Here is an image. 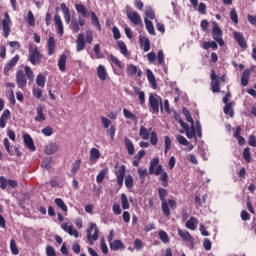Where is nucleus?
<instances>
[{"label": "nucleus", "instance_id": "f257e3e1", "mask_svg": "<svg viewBox=\"0 0 256 256\" xmlns=\"http://www.w3.org/2000/svg\"><path fill=\"white\" fill-rule=\"evenodd\" d=\"M158 195L161 201V209L164 217H170L171 209H177V201L173 199H169L167 201L168 192H167V189L165 188H161V187L158 188Z\"/></svg>", "mask_w": 256, "mask_h": 256}, {"label": "nucleus", "instance_id": "f03ea898", "mask_svg": "<svg viewBox=\"0 0 256 256\" xmlns=\"http://www.w3.org/2000/svg\"><path fill=\"white\" fill-rule=\"evenodd\" d=\"M149 173L150 175H160L159 179L162 182V187H169V175L163 171V166L159 165V158H153L150 161Z\"/></svg>", "mask_w": 256, "mask_h": 256}, {"label": "nucleus", "instance_id": "7ed1b4c3", "mask_svg": "<svg viewBox=\"0 0 256 256\" xmlns=\"http://www.w3.org/2000/svg\"><path fill=\"white\" fill-rule=\"evenodd\" d=\"M91 45L93 43V31L87 30L86 34L80 33L76 38V51L81 53L85 50V44Z\"/></svg>", "mask_w": 256, "mask_h": 256}, {"label": "nucleus", "instance_id": "20e7f679", "mask_svg": "<svg viewBox=\"0 0 256 256\" xmlns=\"http://www.w3.org/2000/svg\"><path fill=\"white\" fill-rule=\"evenodd\" d=\"M28 61L31 65H41V61H43V54L39 52V48H37V46H29Z\"/></svg>", "mask_w": 256, "mask_h": 256}, {"label": "nucleus", "instance_id": "39448f33", "mask_svg": "<svg viewBox=\"0 0 256 256\" xmlns=\"http://www.w3.org/2000/svg\"><path fill=\"white\" fill-rule=\"evenodd\" d=\"M148 103L151 113H159V107L163 111V99L157 94H150Z\"/></svg>", "mask_w": 256, "mask_h": 256}, {"label": "nucleus", "instance_id": "423d86ee", "mask_svg": "<svg viewBox=\"0 0 256 256\" xmlns=\"http://www.w3.org/2000/svg\"><path fill=\"white\" fill-rule=\"evenodd\" d=\"M87 239L91 245L93 244L91 241H97V239H99V228H97V224L90 223L87 229Z\"/></svg>", "mask_w": 256, "mask_h": 256}, {"label": "nucleus", "instance_id": "0eeeda50", "mask_svg": "<svg viewBox=\"0 0 256 256\" xmlns=\"http://www.w3.org/2000/svg\"><path fill=\"white\" fill-rule=\"evenodd\" d=\"M212 38L220 47H223L225 45V41H223V30L219 28V25L215 23L213 29H212Z\"/></svg>", "mask_w": 256, "mask_h": 256}, {"label": "nucleus", "instance_id": "6e6552de", "mask_svg": "<svg viewBox=\"0 0 256 256\" xmlns=\"http://www.w3.org/2000/svg\"><path fill=\"white\" fill-rule=\"evenodd\" d=\"M2 31L3 37L5 39L9 38V35H11V18L7 12L4 14V19L2 20Z\"/></svg>", "mask_w": 256, "mask_h": 256}, {"label": "nucleus", "instance_id": "1a4fd4ad", "mask_svg": "<svg viewBox=\"0 0 256 256\" xmlns=\"http://www.w3.org/2000/svg\"><path fill=\"white\" fill-rule=\"evenodd\" d=\"M126 15L129 21L133 23V25H143V20L141 19V16L137 11H132L131 9H127Z\"/></svg>", "mask_w": 256, "mask_h": 256}, {"label": "nucleus", "instance_id": "9d476101", "mask_svg": "<svg viewBox=\"0 0 256 256\" xmlns=\"http://www.w3.org/2000/svg\"><path fill=\"white\" fill-rule=\"evenodd\" d=\"M210 79H211L210 85H211L212 93H219L221 91V87H219L220 85L219 76H217V73H215L214 69L211 70Z\"/></svg>", "mask_w": 256, "mask_h": 256}, {"label": "nucleus", "instance_id": "9b49d317", "mask_svg": "<svg viewBox=\"0 0 256 256\" xmlns=\"http://www.w3.org/2000/svg\"><path fill=\"white\" fill-rule=\"evenodd\" d=\"M16 83L19 89H25L27 87V76L23 73V70L16 72Z\"/></svg>", "mask_w": 256, "mask_h": 256}, {"label": "nucleus", "instance_id": "f8f14e48", "mask_svg": "<svg viewBox=\"0 0 256 256\" xmlns=\"http://www.w3.org/2000/svg\"><path fill=\"white\" fill-rule=\"evenodd\" d=\"M233 39L236 41L241 49H247L249 47L247 45V40H245V36H243V33L234 31Z\"/></svg>", "mask_w": 256, "mask_h": 256}, {"label": "nucleus", "instance_id": "ddd939ff", "mask_svg": "<svg viewBox=\"0 0 256 256\" xmlns=\"http://www.w3.org/2000/svg\"><path fill=\"white\" fill-rule=\"evenodd\" d=\"M125 171H127L125 165H121L119 169L115 171L117 184L119 187H123V181H125Z\"/></svg>", "mask_w": 256, "mask_h": 256}, {"label": "nucleus", "instance_id": "4468645a", "mask_svg": "<svg viewBox=\"0 0 256 256\" xmlns=\"http://www.w3.org/2000/svg\"><path fill=\"white\" fill-rule=\"evenodd\" d=\"M128 77H133V75H137V77H143V71L137 68L134 64H129L126 69Z\"/></svg>", "mask_w": 256, "mask_h": 256}, {"label": "nucleus", "instance_id": "2eb2a0df", "mask_svg": "<svg viewBox=\"0 0 256 256\" xmlns=\"http://www.w3.org/2000/svg\"><path fill=\"white\" fill-rule=\"evenodd\" d=\"M11 119V110L5 109L0 117V129L7 127V121Z\"/></svg>", "mask_w": 256, "mask_h": 256}, {"label": "nucleus", "instance_id": "dca6fc26", "mask_svg": "<svg viewBox=\"0 0 256 256\" xmlns=\"http://www.w3.org/2000/svg\"><path fill=\"white\" fill-rule=\"evenodd\" d=\"M23 139L25 147H27L29 151H36L37 148L35 147V142L33 141L31 135L26 133L23 135Z\"/></svg>", "mask_w": 256, "mask_h": 256}, {"label": "nucleus", "instance_id": "f3484780", "mask_svg": "<svg viewBox=\"0 0 256 256\" xmlns=\"http://www.w3.org/2000/svg\"><path fill=\"white\" fill-rule=\"evenodd\" d=\"M19 63V55L14 56L4 67V75H9V71Z\"/></svg>", "mask_w": 256, "mask_h": 256}, {"label": "nucleus", "instance_id": "a211bd4d", "mask_svg": "<svg viewBox=\"0 0 256 256\" xmlns=\"http://www.w3.org/2000/svg\"><path fill=\"white\" fill-rule=\"evenodd\" d=\"M61 229H63V231L75 237L76 239L77 237H79V231H77V229H74L73 226H69V224L67 223H62Z\"/></svg>", "mask_w": 256, "mask_h": 256}, {"label": "nucleus", "instance_id": "6ab92c4d", "mask_svg": "<svg viewBox=\"0 0 256 256\" xmlns=\"http://www.w3.org/2000/svg\"><path fill=\"white\" fill-rule=\"evenodd\" d=\"M60 9L64 15V21L67 25L71 23V12L69 11V8L67 7V4L62 3L60 5Z\"/></svg>", "mask_w": 256, "mask_h": 256}, {"label": "nucleus", "instance_id": "aec40b11", "mask_svg": "<svg viewBox=\"0 0 256 256\" xmlns=\"http://www.w3.org/2000/svg\"><path fill=\"white\" fill-rule=\"evenodd\" d=\"M54 22L58 29L59 35H63L65 33L63 29V20H61V16L57 13L54 15Z\"/></svg>", "mask_w": 256, "mask_h": 256}, {"label": "nucleus", "instance_id": "412c9836", "mask_svg": "<svg viewBox=\"0 0 256 256\" xmlns=\"http://www.w3.org/2000/svg\"><path fill=\"white\" fill-rule=\"evenodd\" d=\"M198 224L199 220L195 216H192L189 220L186 221V228L190 229V231H195Z\"/></svg>", "mask_w": 256, "mask_h": 256}, {"label": "nucleus", "instance_id": "4be33fe9", "mask_svg": "<svg viewBox=\"0 0 256 256\" xmlns=\"http://www.w3.org/2000/svg\"><path fill=\"white\" fill-rule=\"evenodd\" d=\"M146 75L152 89H157V80L155 79V74H153V71H151V69H147Z\"/></svg>", "mask_w": 256, "mask_h": 256}, {"label": "nucleus", "instance_id": "5701e85b", "mask_svg": "<svg viewBox=\"0 0 256 256\" xmlns=\"http://www.w3.org/2000/svg\"><path fill=\"white\" fill-rule=\"evenodd\" d=\"M59 151V144L57 143H50L45 147V154L46 155H53Z\"/></svg>", "mask_w": 256, "mask_h": 256}, {"label": "nucleus", "instance_id": "b1692460", "mask_svg": "<svg viewBox=\"0 0 256 256\" xmlns=\"http://www.w3.org/2000/svg\"><path fill=\"white\" fill-rule=\"evenodd\" d=\"M140 41V47L143 49L144 53H147V51L151 50V42L149 41V38H139Z\"/></svg>", "mask_w": 256, "mask_h": 256}, {"label": "nucleus", "instance_id": "393cba45", "mask_svg": "<svg viewBox=\"0 0 256 256\" xmlns=\"http://www.w3.org/2000/svg\"><path fill=\"white\" fill-rule=\"evenodd\" d=\"M178 235L184 241H188L189 243H193V236L191 235V233H189V231L178 229Z\"/></svg>", "mask_w": 256, "mask_h": 256}, {"label": "nucleus", "instance_id": "a878e982", "mask_svg": "<svg viewBox=\"0 0 256 256\" xmlns=\"http://www.w3.org/2000/svg\"><path fill=\"white\" fill-rule=\"evenodd\" d=\"M124 145L127 149L128 155H135V145H133V141H131V139L125 138Z\"/></svg>", "mask_w": 256, "mask_h": 256}, {"label": "nucleus", "instance_id": "bb28decb", "mask_svg": "<svg viewBox=\"0 0 256 256\" xmlns=\"http://www.w3.org/2000/svg\"><path fill=\"white\" fill-rule=\"evenodd\" d=\"M110 249L112 251H119V249H125V244L121 240H114L109 243Z\"/></svg>", "mask_w": 256, "mask_h": 256}, {"label": "nucleus", "instance_id": "cd10ccee", "mask_svg": "<svg viewBox=\"0 0 256 256\" xmlns=\"http://www.w3.org/2000/svg\"><path fill=\"white\" fill-rule=\"evenodd\" d=\"M251 75V70L245 69L241 76V85L242 87H247L249 85V77Z\"/></svg>", "mask_w": 256, "mask_h": 256}, {"label": "nucleus", "instance_id": "c85d7f7f", "mask_svg": "<svg viewBox=\"0 0 256 256\" xmlns=\"http://www.w3.org/2000/svg\"><path fill=\"white\" fill-rule=\"evenodd\" d=\"M153 128H149V130L147 128H145V126H141L140 130H139V135L141 137V139H144L145 141H147L151 135L150 131H152Z\"/></svg>", "mask_w": 256, "mask_h": 256}, {"label": "nucleus", "instance_id": "c756f323", "mask_svg": "<svg viewBox=\"0 0 256 256\" xmlns=\"http://www.w3.org/2000/svg\"><path fill=\"white\" fill-rule=\"evenodd\" d=\"M67 67V55L62 54L58 60V68L63 73Z\"/></svg>", "mask_w": 256, "mask_h": 256}, {"label": "nucleus", "instance_id": "7c9ffc66", "mask_svg": "<svg viewBox=\"0 0 256 256\" xmlns=\"http://www.w3.org/2000/svg\"><path fill=\"white\" fill-rule=\"evenodd\" d=\"M75 9H76L77 13H80L82 15V17H84V18L89 17V10H87V7H85V5L76 4Z\"/></svg>", "mask_w": 256, "mask_h": 256}, {"label": "nucleus", "instance_id": "2f4dec72", "mask_svg": "<svg viewBox=\"0 0 256 256\" xmlns=\"http://www.w3.org/2000/svg\"><path fill=\"white\" fill-rule=\"evenodd\" d=\"M47 46H48V55L49 56L53 55V53H55V47H56L55 37L53 36L49 37Z\"/></svg>", "mask_w": 256, "mask_h": 256}, {"label": "nucleus", "instance_id": "473e14b6", "mask_svg": "<svg viewBox=\"0 0 256 256\" xmlns=\"http://www.w3.org/2000/svg\"><path fill=\"white\" fill-rule=\"evenodd\" d=\"M44 108L43 106H38L36 108V113L37 115L35 116V121H37L38 123H41V121H45V114L43 113Z\"/></svg>", "mask_w": 256, "mask_h": 256}, {"label": "nucleus", "instance_id": "72a5a7b5", "mask_svg": "<svg viewBox=\"0 0 256 256\" xmlns=\"http://www.w3.org/2000/svg\"><path fill=\"white\" fill-rule=\"evenodd\" d=\"M97 75L100 81H105V79H107V70L105 69V66L103 65L98 66Z\"/></svg>", "mask_w": 256, "mask_h": 256}, {"label": "nucleus", "instance_id": "f704fd0d", "mask_svg": "<svg viewBox=\"0 0 256 256\" xmlns=\"http://www.w3.org/2000/svg\"><path fill=\"white\" fill-rule=\"evenodd\" d=\"M223 111L226 115H229L230 118L235 117V111L233 110V102H229V104H225Z\"/></svg>", "mask_w": 256, "mask_h": 256}, {"label": "nucleus", "instance_id": "c9c22d12", "mask_svg": "<svg viewBox=\"0 0 256 256\" xmlns=\"http://www.w3.org/2000/svg\"><path fill=\"white\" fill-rule=\"evenodd\" d=\"M176 139H177L178 143H180V145H184L185 147H189V151L193 150L192 144L188 140L185 139V136L178 135Z\"/></svg>", "mask_w": 256, "mask_h": 256}, {"label": "nucleus", "instance_id": "e433bc0d", "mask_svg": "<svg viewBox=\"0 0 256 256\" xmlns=\"http://www.w3.org/2000/svg\"><path fill=\"white\" fill-rule=\"evenodd\" d=\"M134 93L138 95L140 105H145V92L141 91L139 87H135Z\"/></svg>", "mask_w": 256, "mask_h": 256}, {"label": "nucleus", "instance_id": "4c0bfd02", "mask_svg": "<svg viewBox=\"0 0 256 256\" xmlns=\"http://www.w3.org/2000/svg\"><path fill=\"white\" fill-rule=\"evenodd\" d=\"M144 23L146 29L150 35H155V27L153 26V22L147 18L144 19Z\"/></svg>", "mask_w": 256, "mask_h": 256}, {"label": "nucleus", "instance_id": "58836bf2", "mask_svg": "<svg viewBox=\"0 0 256 256\" xmlns=\"http://www.w3.org/2000/svg\"><path fill=\"white\" fill-rule=\"evenodd\" d=\"M186 137L188 139H197V134L195 131V124H191V128L185 131Z\"/></svg>", "mask_w": 256, "mask_h": 256}, {"label": "nucleus", "instance_id": "ea45409f", "mask_svg": "<svg viewBox=\"0 0 256 256\" xmlns=\"http://www.w3.org/2000/svg\"><path fill=\"white\" fill-rule=\"evenodd\" d=\"M24 71L26 73V77H27L28 81L33 83V81H35V74L33 73V70L31 69V67L25 66Z\"/></svg>", "mask_w": 256, "mask_h": 256}, {"label": "nucleus", "instance_id": "a19ab883", "mask_svg": "<svg viewBox=\"0 0 256 256\" xmlns=\"http://www.w3.org/2000/svg\"><path fill=\"white\" fill-rule=\"evenodd\" d=\"M101 157V152H99V149L92 148L90 150V161H97Z\"/></svg>", "mask_w": 256, "mask_h": 256}, {"label": "nucleus", "instance_id": "79ce46f5", "mask_svg": "<svg viewBox=\"0 0 256 256\" xmlns=\"http://www.w3.org/2000/svg\"><path fill=\"white\" fill-rule=\"evenodd\" d=\"M79 169H81V159L76 160L73 164H72V169H71V176L73 175H77V173L79 172Z\"/></svg>", "mask_w": 256, "mask_h": 256}, {"label": "nucleus", "instance_id": "37998d69", "mask_svg": "<svg viewBox=\"0 0 256 256\" xmlns=\"http://www.w3.org/2000/svg\"><path fill=\"white\" fill-rule=\"evenodd\" d=\"M45 83H47V77L43 74H38L36 77V85L38 87H45Z\"/></svg>", "mask_w": 256, "mask_h": 256}, {"label": "nucleus", "instance_id": "c03bdc74", "mask_svg": "<svg viewBox=\"0 0 256 256\" xmlns=\"http://www.w3.org/2000/svg\"><path fill=\"white\" fill-rule=\"evenodd\" d=\"M118 48L120 49V53L127 57L129 55V51L127 50V45L123 41H118L117 43Z\"/></svg>", "mask_w": 256, "mask_h": 256}, {"label": "nucleus", "instance_id": "a18cd8bd", "mask_svg": "<svg viewBox=\"0 0 256 256\" xmlns=\"http://www.w3.org/2000/svg\"><path fill=\"white\" fill-rule=\"evenodd\" d=\"M123 115L126 119H131V121H135L137 123L138 119L135 116V114H133V112L129 111L127 108L123 109Z\"/></svg>", "mask_w": 256, "mask_h": 256}, {"label": "nucleus", "instance_id": "49530a36", "mask_svg": "<svg viewBox=\"0 0 256 256\" xmlns=\"http://www.w3.org/2000/svg\"><path fill=\"white\" fill-rule=\"evenodd\" d=\"M54 203L57 205V207H59L61 210H63L65 213H67L68 208H67V205L65 204V202L63 201V199L56 198L54 200Z\"/></svg>", "mask_w": 256, "mask_h": 256}, {"label": "nucleus", "instance_id": "de8ad7c7", "mask_svg": "<svg viewBox=\"0 0 256 256\" xmlns=\"http://www.w3.org/2000/svg\"><path fill=\"white\" fill-rule=\"evenodd\" d=\"M91 19H92V24L97 27L98 31H101V23L99 22V18L97 17V14L95 12H91Z\"/></svg>", "mask_w": 256, "mask_h": 256}, {"label": "nucleus", "instance_id": "09e8293b", "mask_svg": "<svg viewBox=\"0 0 256 256\" xmlns=\"http://www.w3.org/2000/svg\"><path fill=\"white\" fill-rule=\"evenodd\" d=\"M10 251L12 255H19V248L17 247V242H15V239L10 240Z\"/></svg>", "mask_w": 256, "mask_h": 256}, {"label": "nucleus", "instance_id": "8fccbe9b", "mask_svg": "<svg viewBox=\"0 0 256 256\" xmlns=\"http://www.w3.org/2000/svg\"><path fill=\"white\" fill-rule=\"evenodd\" d=\"M218 48L219 46H217V42L215 41L203 43V49H213L214 51H217Z\"/></svg>", "mask_w": 256, "mask_h": 256}, {"label": "nucleus", "instance_id": "3c124183", "mask_svg": "<svg viewBox=\"0 0 256 256\" xmlns=\"http://www.w3.org/2000/svg\"><path fill=\"white\" fill-rule=\"evenodd\" d=\"M182 113L186 117V121L188 123H191V125L195 124V121H193V117L191 116V112H189V110L187 108H183Z\"/></svg>", "mask_w": 256, "mask_h": 256}, {"label": "nucleus", "instance_id": "603ef678", "mask_svg": "<svg viewBox=\"0 0 256 256\" xmlns=\"http://www.w3.org/2000/svg\"><path fill=\"white\" fill-rule=\"evenodd\" d=\"M242 157L246 161V163H249L251 161V149L249 147L243 150Z\"/></svg>", "mask_w": 256, "mask_h": 256}, {"label": "nucleus", "instance_id": "864d4df0", "mask_svg": "<svg viewBox=\"0 0 256 256\" xmlns=\"http://www.w3.org/2000/svg\"><path fill=\"white\" fill-rule=\"evenodd\" d=\"M27 23L30 27H35V15L31 10L28 11Z\"/></svg>", "mask_w": 256, "mask_h": 256}, {"label": "nucleus", "instance_id": "5fc2aeb1", "mask_svg": "<svg viewBox=\"0 0 256 256\" xmlns=\"http://www.w3.org/2000/svg\"><path fill=\"white\" fill-rule=\"evenodd\" d=\"M164 143H165L164 153L165 155H167V153H169V150L171 149V138L169 136H165Z\"/></svg>", "mask_w": 256, "mask_h": 256}, {"label": "nucleus", "instance_id": "6e6d98bb", "mask_svg": "<svg viewBox=\"0 0 256 256\" xmlns=\"http://www.w3.org/2000/svg\"><path fill=\"white\" fill-rule=\"evenodd\" d=\"M159 238L162 243H169V235L164 230L159 231Z\"/></svg>", "mask_w": 256, "mask_h": 256}, {"label": "nucleus", "instance_id": "4d7b16f0", "mask_svg": "<svg viewBox=\"0 0 256 256\" xmlns=\"http://www.w3.org/2000/svg\"><path fill=\"white\" fill-rule=\"evenodd\" d=\"M107 175V169H102L97 177H96V181L97 183H103V179H105V176Z\"/></svg>", "mask_w": 256, "mask_h": 256}, {"label": "nucleus", "instance_id": "13d9d810", "mask_svg": "<svg viewBox=\"0 0 256 256\" xmlns=\"http://www.w3.org/2000/svg\"><path fill=\"white\" fill-rule=\"evenodd\" d=\"M230 19H231V21H233V23H235V25H237V23H239V15H237V10L232 9L230 11Z\"/></svg>", "mask_w": 256, "mask_h": 256}, {"label": "nucleus", "instance_id": "bf43d9fd", "mask_svg": "<svg viewBox=\"0 0 256 256\" xmlns=\"http://www.w3.org/2000/svg\"><path fill=\"white\" fill-rule=\"evenodd\" d=\"M146 19H155V11L151 7H147L145 11Z\"/></svg>", "mask_w": 256, "mask_h": 256}, {"label": "nucleus", "instance_id": "052dcab7", "mask_svg": "<svg viewBox=\"0 0 256 256\" xmlns=\"http://www.w3.org/2000/svg\"><path fill=\"white\" fill-rule=\"evenodd\" d=\"M150 143L151 145H157V143H159V138L155 131L150 132Z\"/></svg>", "mask_w": 256, "mask_h": 256}, {"label": "nucleus", "instance_id": "680f3d73", "mask_svg": "<svg viewBox=\"0 0 256 256\" xmlns=\"http://www.w3.org/2000/svg\"><path fill=\"white\" fill-rule=\"evenodd\" d=\"M122 200V209H129V200L127 199V195L125 193L121 194Z\"/></svg>", "mask_w": 256, "mask_h": 256}, {"label": "nucleus", "instance_id": "e2e57ef3", "mask_svg": "<svg viewBox=\"0 0 256 256\" xmlns=\"http://www.w3.org/2000/svg\"><path fill=\"white\" fill-rule=\"evenodd\" d=\"M41 133H43L45 135V137H51V135H53V133H54L53 127L47 126L41 130Z\"/></svg>", "mask_w": 256, "mask_h": 256}, {"label": "nucleus", "instance_id": "0e129e2a", "mask_svg": "<svg viewBox=\"0 0 256 256\" xmlns=\"http://www.w3.org/2000/svg\"><path fill=\"white\" fill-rule=\"evenodd\" d=\"M32 95L36 99H41V97H43V91L40 88H33Z\"/></svg>", "mask_w": 256, "mask_h": 256}, {"label": "nucleus", "instance_id": "69168bd1", "mask_svg": "<svg viewBox=\"0 0 256 256\" xmlns=\"http://www.w3.org/2000/svg\"><path fill=\"white\" fill-rule=\"evenodd\" d=\"M157 61L158 65H163V63H165V54L163 53V50L158 51Z\"/></svg>", "mask_w": 256, "mask_h": 256}, {"label": "nucleus", "instance_id": "338daca9", "mask_svg": "<svg viewBox=\"0 0 256 256\" xmlns=\"http://www.w3.org/2000/svg\"><path fill=\"white\" fill-rule=\"evenodd\" d=\"M125 185L127 189H133V176L131 175L126 176Z\"/></svg>", "mask_w": 256, "mask_h": 256}, {"label": "nucleus", "instance_id": "774afa93", "mask_svg": "<svg viewBox=\"0 0 256 256\" xmlns=\"http://www.w3.org/2000/svg\"><path fill=\"white\" fill-rule=\"evenodd\" d=\"M138 175H139V179L142 181V183H145V177H147L148 173H147V169H138Z\"/></svg>", "mask_w": 256, "mask_h": 256}]
</instances>
